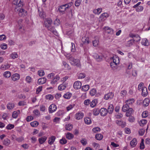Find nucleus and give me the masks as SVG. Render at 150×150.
Wrapping results in <instances>:
<instances>
[{"label":"nucleus","instance_id":"obj_57","mask_svg":"<svg viewBox=\"0 0 150 150\" xmlns=\"http://www.w3.org/2000/svg\"><path fill=\"white\" fill-rule=\"evenodd\" d=\"M63 64L65 67L67 68V69H70V68L69 67V64H67L66 62H63Z\"/></svg>","mask_w":150,"mask_h":150},{"label":"nucleus","instance_id":"obj_51","mask_svg":"<svg viewBox=\"0 0 150 150\" xmlns=\"http://www.w3.org/2000/svg\"><path fill=\"white\" fill-rule=\"evenodd\" d=\"M59 142L61 144H64L67 143V141L65 138H62L60 140Z\"/></svg>","mask_w":150,"mask_h":150},{"label":"nucleus","instance_id":"obj_37","mask_svg":"<svg viewBox=\"0 0 150 150\" xmlns=\"http://www.w3.org/2000/svg\"><path fill=\"white\" fill-rule=\"evenodd\" d=\"M20 111L19 110H18L17 111H14L12 114V117L13 118H16L20 113Z\"/></svg>","mask_w":150,"mask_h":150},{"label":"nucleus","instance_id":"obj_48","mask_svg":"<svg viewBox=\"0 0 150 150\" xmlns=\"http://www.w3.org/2000/svg\"><path fill=\"white\" fill-rule=\"evenodd\" d=\"M66 86L65 85L63 84H61L58 87V89L59 90L62 91L64 90L66 87Z\"/></svg>","mask_w":150,"mask_h":150},{"label":"nucleus","instance_id":"obj_31","mask_svg":"<svg viewBox=\"0 0 150 150\" xmlns=\"http://www.w3.org/2000/svg\"><path fill=\"white\" fill-rule=\"evenodd\" d=\"M73 127V125L70 124H67L65 125V129L66 130L70 131Z\"/></svg>","mask_w":150,"mask_h":150},{"label":"nucleus","instance_id":"obj_47","mask_svg":"<svg viewBox=\"0 0 150 150\" xmlns=\"http://www.w3.org/2000/svg\"><path fill=\"white\" fill-rule=\"evenodd\" d=\"M30 125L33 127H36L38 125L39 123L37 121H34L31 122Z\"/></svg>","mask_w":150,"mask_h":150},{"label":"nucleus","instance_id":"obj_30","mask_svg":"<svg viewBox=\"0 0 150 150\" xmlns=\"http://www.w3.org/2000/svg\"><path fill=\"white\" fill-rule=\"evenodd\" d=\"M59 79V77L58 75L56 76L53 79V80L51 81V83L52 84H55L57 81Z\"/></svg>","mask_w":150,"mask_h":150},{"label":"nucleus","instance_id":"obj_55","mask_svg":"<svg viewBox=\"0 0 150 150\" xmlns=\"http://www.w3.org/2000/svg\"><path fill=\"white\" fill-rule=\"evenodd\" d=\"M38 74L39 76H42L44 75L45 73L43 70H40L38 71Z\"/></svg>","mask_w":150,"mask_h":150},{"label":"nucleus","instance_id":"obj_6","mask_svg":"<svg viewBox=\"0 0 150 150\" xmlns=\"http://www.w3.org/2000/svg\"><path fill=\"white\" fill-rule=\"evenodd\" d=\"M23 0H14L13 2V4L18 7L22 6L23 5Z\"/></svg>","mask_w":150,"mask_h":150},{"label":"nucleus","instance_id":"obj_49","mask_svg":"<svg viewBox=\"0 0 150 150\" xmlns=\"http://www.w3.org/2000/svg\"><path fill=\"white\" fill-rule=\"evenodd\" d=\"M120 95L122 97H124L127 94V91L125 90L121 91L120 93Z\"/></svg>","mask_w":150,"mask_h":150},{"label":"nucleus","instance_id":"obj_45","mask_svg":"<svg viewBox=\"0 0 150 150\" xmlns=\"http://www.w3.org/2000/svg\"><path fill=\"white\" fill-rule=\"evenodd\" d=\"M147 122V121L145 119L141 120L139 122L140 125L141 126H144Z\"/></svg>","mask_w":150,"mask_h":150},{"label":"nucleus","instance_id":"obj_18","mask_svg":"<svg viewBox=\"0 0 150 150\" xmlns=\"http://www.w3.org/2000/svg\"><path fill=\"white\" fill-rule=\"evenodd\" d=\"M141 43L142 45L145 46H148L149 45L148 40L146 38L142 39Z\"/></svg>","mask_w":150,"mask_h":150},{"label":"nucleus","instance_id":"obj_53","mask_svg":"<svg viewBox=\"0 0 150 150\" xmlns=\"http://www.w3.org/2000/svg\"><path fill=\"white\" fill-rule=\"evenodd\" d=\"M82 41L84 44H88L89 43L88 38H83L82 39Z\"/></svg>","mask_w":150,"mask_h":150},{"label":"nucleus","instance_id":"obj_7","mask_svg":"<svg viewBox=\"0 0 150 150\" xmlns=\"http://www.w3.org/2000/svg\"><path fill=\"white\" fill-rule=\"evenodd\" d=\"M52 24V21L51 18H46L44 24L45 26L47 28L51 26Z\"/></svg>","mask_w":150,"mask_h":150},{"label":"nucleus","instance_id":"obj_29","mask_svg":"<svg viewBox=\"0 0 150 150\" xmlns=\"http://www.w3.org/2000/svg\"><path fill=\"white\" fill-rule=\"evenodd\" d=\"M10 67L9 64H7L5 65H2L0 69L2 70H5L8 69Z\"/></svg>","mask_w":150,"mask_h":150},{"label":"nucleus","instance_id":"obj_39","mask_svg":"<svg viewBox=\"0 0 150 150\" xmlns=\"http://www.w3.org/2000/svg\"><path fill=\"white\" fill-rule=\"evenodd\" d=\"M38 11L39 12V15L41 17L43 18L45 16V13L41 8H38Z\"/></svg>","mask_w":150,"mask_h":150},{"label":"nucleus","instance_id":"obj_19","mask_svg":"<svg viewBox=\"0 0 150 150\" xmlns=\"http://www.w3.org/2000/svg\"><path fill=\"white\" fill-rule=\"evenodd\" d=\"M142 95L144 97L146 96L148 94L147 88L145 87H144L143 88H142Z\"/></svg>","mask_w":150,"mask_h":150},{"label":"nucleus","instance_id":"obj_1","mask_svg":"<svg viewBox=\"0 0 150 150\" xmlns=\"http://www.w3.org/2000/svg\"><path fill=\"white\" fill-rule=\"evenodd\" d=\"M72 4V2H69L59 6L58 8L59 12L62 14L64 13L65 12L71 7Z\"/></svg>","mask_w":150,"mask_h":150},{"label":"nucleus","instance_id":"obj_63","mask_svg":"<svg viewBox=\"0 0 150 150\" xmlns=\"http://www.w3.org/2000/svg\"><path fill=\"white\" fill-rule=\"evenodd\" d=\"M1 48L3 50H5L7 48V45L5 43L1 44L0 46Z\"/></svg>","mask_w":150,"mask_h":150},{"label":"nucleus","instance_id":"obj_60","mask_svg":"<svg viewBox=\"0 0 150 150\" xmlns=\"http://www.w3.org/2000/svg\"><path fill=\"white\" fill-rule=\"evenodd\" d=\"M136 10L137 12L142 11L143 9V7L142 6H139L136 8Z\"/></svg>","mask_w":150,"mask_h":150},{"label":"nucleus","instance_id":"obj_12","mask_svg":"<svg viewBox=\"0 0 150 150\" xmlns=\"http://www.w3.org/2000/svg\"><path fill=\"white\" fill-rule=\"evenodd\" d=\"M11 78L12 80L15 81L19 79H20V75L18 74H14L11 76Z\"/></svg>","mask_w":150,"mask_h":150},{"label":"nucleus","instance_id":"obj_24","mask_svg":"<svg viewBox=\"0 0 150 150\" xmlns=\"http://www.w3.org/2000/svg\"><path fill=\"white\" fill-rule=\"evenodd\" d=\"M47 139V137L46 136H44L42 137L39 138L38 139L39 143L42 144L45 142Z\"/></svg>","mask_w":150,"mask_h":150},{"label":"nucleus","instance_id":"obj_42","mask_svg":"<svg viewBox=\"0 0 150 150\" xmlns=\"http://www.w3.org/2000/svg\"><path fill=\"white\" fill-rule=\"evenodd\" d=\"M103 138V135L100 134H96L95 136L96 139L98 140H101Z\"/></svg>","mask_w":150,"mask_h":150},{"label":"nucleus","instance_id":"obj_21","mask_svg":"<svg viewBox=\"0 0 150 150\" xmlns=\"http://www.w3.org/2000/svg\"><path fill=\"white\" fill-rule=\"evenodd\" d=\"M10 143V141L8 138L5 139L3 141V144L6 146H8Z\"/></svg>","mask_w":150,"mask_h":150},{"label":"nucleus","instance_id":"obj_50","mask_svg":"<svg viewBox=\"0 0 150 150\" xmlns=\"http://www.w3.org/2000/svg\"><path fill=\"white\" fill-rule=\"evenodd\" d=\"M71 94L69 93H67L64 94L63 96V97L66 99H69L71 97Z\"/></svg>","mask_w":150,"mask_h":150},{"label":"nucleus","instance_id":"obj_54","mask_svg":"<svg viewBox=\"0 0 150 150\" xmlns=\"http://www.w3.org/2000/svg\"><path fill=\"white\" fill-rule=\"evenodd\" d=\"M86 76L85 74L84 73H81L78 75V78L80 79H82L85 78Z\"/></svg>","mask_w":150,"mask_h":150},{"label":"nucleus","instance_id":"obj_35","mask_svg":"<svg viewBox=\"0 0 150 150\" xmlns=\"http://www.w3.org/2000/svg\"><path fill=\"white\" fill-rule=\"evenodd\" d=\"M129 108V105L126 104L123 106L122 108V110L123 112H126Z\"/></svg>","mask_w":150,"mask_h":150},{"label":"nucleus","instance_id":"obj_22","mask_svg":"<svg viewBox=\"0 0 150 150\" xmlns=\"http://www.w3.org/2000/svg\"><path fill=\"white\" fill-rule=\"evenodd\" d=\"M137 144V139L135 138H134L130 142L131 146L132 147H135Z\"/></svg>","mask_w":150,"mask_h":150},{"label":"nucleus","instance_id":"obj_5","mask_svg":"<svg viewBox=\"0 0 150 150\" xmlns=\"http://www.w3.org/2000/svg\"><path fill=\"white\" fill-rule=\"evenodd\" d=\"M57 109V107L56 105L54 104H52L49 107V112L50 113H52L55 111Z\"/></svg>","mask_w":150,"mask_h":150},{"label":"nucleus","instance_id":"obj_2","mask_svg":"<svg viewBox=\"0 0 150 150\" xmlns=\"http://www.w3.org/2000/svg\"><path fill=\"white\" fill-rule=\"evenodd\" d=\"M68 59L71 65L76 66L78 67H81V64L79 59H75L73 57L71 56L69 57Z\"/></svg>","mask_w":150,"mask_h":150},{"label":"nucleus","instance_id":"obj_64","mask_svg":"<svg viewBox=\"0 0 150 150\" xmlns=\"http://www.w3.org/2000/svg\"><path fill=\"white\" fill-rule=\"evenodd\" d=\"M81 1L80 0H77L75 2V5L76 6H79L80 5Z\"/></svg>","mask_w":150,"mask_h":150},{"label":"nucleus","instance_id":"obj_4","mask_svg":"<svg viewBox=\"0 0 150 150\" xmlns=\"http://www.w3.org/2000/svg\"><path fill=\"white\" fill-rule=\"evenodd\" d=\"M18 11V14L21 17H24L27 15V11L23 8H19L17 9Z\"/></svg>","mask_w":150,"mask_h":150},{"label":"nucleus","instance_id":"obj_9","mask_svg":"<svg viewBox=\"0 0 150 150\" xmlns=\"http://www.w3.org/2000/svg\"><path fill=\"white\" fill-rule=\"evenodd\" d=\"M109 16L108 13H104L101 14L99 17V20L101 21H105Z\"/></svg>","mask_w":150,"mask_h":150},{"label":"nucleus","instance_id":"obj_3","mask_svg":"<svg viewBox=\"0 0 150 150\" xmlns=\"http://www.w3.org/2000/svg\"><path fill=\"white\" fill-rule=\"evenodd\" d=\"M129 36L130 37H131L133 39V40H132V41H135L136 42H137L140 40V38L138 35H135L133 33H130Z\"/></svg>","mask_w":150,"mask_h":150},{"label":"nucleus","instance_id":"obj_33","mask_svg":"<svg viewBox=\"0 0 150 150\" xmlns=\"http://www.w3.org/2000/svg\"><path fill=\"white\" fill-rule=\"evenodd\" d=\"M100 112V110L98 108H94L93 110V114L94 115H98Z\"/></svg>","mask_w":150,"mask_h":150},{"label":"nucleus","instance_id":"obj_28","mask_svg":"<svg viewBox=\"0 0 150 150\" xmlns=\"http://www.w3.org/2000/svg\"><path fill=\"white\" fill-rule=\"evenodd\" d=\"M84 121L85 123L87 125H89L91 123V119L89 117H85L84 118Z\"/></svg>","mask_w":150,"mask_h":150},{"label":"nucleus","instance_id":"obj_62","mask_svg":"<svg viewBox=\"0 0 150 150\" xmlns=\"http://www.w3.org/2000/svg\"><path fill=\"white\" fill-rule=\"evenodd\" d=\"M99 43V41L97 40H95L93 41V45L95 47L97 46Z\"/></svg>","mask_w":150,"mask_h":150},{"label":"nucleus","instance_id":"obj_16","mask_svg":"<svg viewBox=\"0 0 150 150\" xmlns=\"http://www.w3.org/2000/svg\"><path fill=\"white\" fill-rule=\"evenodd\" d=\"M107 112L109 114H112L114 110V107L112 104H110L108 106V108Z\"/></svg>","mask_w":150,"mask_h":150},{"label":"nucleus","instance_id":"obj_17","mask_svg":"<svg viewBox=\"0 0 150 150\" xmlns=\"http://www.w3.org/2000/svg\"><path fill=\"white\" fill-rule=\"evenodd\" d=\"M46 79L45 77L42 78L38 79V83L39 84H43L46 82Z\"/></svg>","mask_w":150,"mask_h":150},{"label":"nucleus","instance_id":"obj_44","mask_svg":"<svg viewBox=\"0 0 150 150\" xmlns=\"http://www.w3.org/2000/svg\"><path fill=\"white\" fill-rule=\"evenodd\" d=\"M11 58L13 59H14L18 57V55L17 53L14 52L10 54Z\"/></svg>","mask_w":150,"mask_h":150},{"label":"nucleus","instance_id":"obj_43","mask_svg":"<svg viewBox=\"0 0 150 150\" xmlns=\"http://www.w3.org/2000/svg\"><path fill=\"white\" fill-rule=\"evenodd\" d=\"M89 86L88 85H86L82 86V90L84 91H86L88 90Z\"/></svg>","mask_w":150,"mask_h":150},{"label":"nucleus","instance_id":"obj_58","mask_svg":"<svg viewBox=\"0 0 150 150\" xmlns=\"http://www.w3.org/2000/svg\"><path fill=\"white\" fill-rule=\"evenodd\" d=\"M118 64H116L115 63L113 62H111L110 64V67L113 69H114V68H116V67L117 66Z\"/></svg>","mask_w":150,"mask_h":150},{"label":"nucleus","instance_id":"obj_34","mask_svg":"<svg viewBox=\"0 0 150 150\" xmlns=\"http://www.w3.org/2000/svg\"><path fill=\"white\" fill-rule=\"evenodd\" d=\"M97 100L96 99H94L90 103V106L92 108L95 107L97 103Z\"/></svg>","mask_w":150,"mask_h":150},{"label":"nucleus","instance_id":"obj_20","mask_svg":"<svg viewBox=\"0 0 150 150\" xmlns=\"http://www.w3.org/2000/svg\"><path fill=\"white\" fill-rule=\"evenodd\" d=\"M15 107V104L13 103H10L7 105V108L9 110L13 109Z\"/></svg>","mask_w":150,"mask_h":150},{"label":"nucleus","instance_id":"obj_59","mask_svg":"<svg viewBox=\"0 0 150 150\" xmlns=\"http://www.w3.org/2000/svg\"><path fill=\"white\" fill-rule=\"evenodd\" d=\"M148 115V112L147 111L143 112L142 114V116L143 118H145Z\"/></svg>","mask_w":150,"mask_h":150},{"label":"nucleus","instance_id":"obj_27","mask_svg":"<svg viewBox=\"0 0 150 150\" xmlns=\"http://www.w3.org/2000/svg\"><path fill=\"white\" fill-rule=\"evenodd\" d=\"M66 136L67 139L69 140H71L74 137L73 134L69 132L67 133Z\"/></svg>","mask_w":150,"mask_h":150},{"label":"nucleus","instance_id":"obj_40","mask_svg":"<svg viewBox=\"0 0 150 150\" xmlns=\"http://www.w3.org/2000/svg\"><path fill=\"white\" fill-rule=\"evenodd\" d=\"M11 75V73L8 71H5L3 74V76L6 78H8Z\"/></svg>","mask_w":150,"mask_h":150},{"label":"nucleus","instance_id":"obj_23","mask_svg":"<svg viewBox=\"0 0 150 150\" xmlns=\"http://www.w3.org/2000/svg\"><path fill=\"white\" fill-rule=\"evenodd\" d=\"M93 56L98 61H100L102 59L103 57L102 55H99L96 53L94 54Z\"/></svg>","mask_w":150,"mask_h":150},{"label":"nucleus","instance_id":"obj_52","mask_svg":"<svg viewBox=\"0 0 150 150\" xmlns=\"http://www.w3.org/2000/svg\"><path fill=\"white\" fill-rule=\"evenodd\" d=\"M45 98L46 99H48L50 100H52L54 98L53 96L51 94L46 95L45 96Z\"/></svg>","mask_w":150,"mask_h":150},{"label":"nucleus","instance_id":"obj_25","mask_svg":"<svg viewBox=\"0 0 150 150\" xmlns=\"http://www.w3.org/2000/svg\"><path fill=\"white\" fill-rule=\"evenodd\" d=\"M126 112V116L128 117L130 116L131 114L133 112V110L132 108H129Z\"/></svg>","mask_w":150,"mask_h":150},{"label":"nucleus","instance_id":"obj_38","mask_svg":"<svg viewBox=\"0 0 150 150\" xmlns=\"http://www.w3.org/2000/svg\"><path fill=\"white\" fill-rule=\"evenodd\" d=\"M112 62L115 63L116 64H119L120 62L119 58L118 57H112Z\"/></svg>","mask_w":150,"mask_h":150},{"label":"nucleus","instance_id":"obj_14","mask_svg":"<svg viewBox=\"0 0 150 150\" xmlns=\"http://www.w3.org/2000/svg\"><path fill=\"white\" fill-rule=\"evenodd\" d=\"M113 96L114 94L112 93H109L104 96V98L106 100H108L109 99H112L113 97Z\"/></svg>","mask_w":150,"mask_h":150},{"label":"nucleus","instance_id":"obj_61","mask_svg":"<svg viewBox=\"0 0 150 150\" xmlns=\"http://www.w3.org/2000/svg\"><path fill=\"white\" fill-rule=\"evenodd\" d=\"M129 117L128 119V121L131 122H133L135 120V118L134 117L132 116H130Z\"/></svg>","mask_w":150,"mask_h":150},{"label":"nucleus","instance_id":"obj_46","mask_svg":"<svg viewBox=\"0 0 150 150\" xmlns=\"http://www.w3.org/2000/svg\"><path fill=\"white\" fill-rule=\"evenodd\" d=\"M97 92L95 88H93L90 91V95L92 96L95 95Z\"/></svg>","mask_w":150,"mask_h":150},{"label":"nucleus","instance_id":"obj_10","mask_svg":"<svg viewBox=\"0 0 150 150\" xmlns=\"http://www.w3.org/2000/svg\"><path fill=\"white\" fill-rule=\"evenodd\" d=\"M81 86V82L77 81L75 82L74 84V88L76 89H80Z\"/></svg>","mask_w":150,"mask_h":150},{"label":"nucleus","instance_id":"obj_13","mask_svg":"<svg viewBox=\"0 0 150 150\" xmlns=\"http://www.w3.org/2000/svg\"><path fill=\"white\" fill-rule=\"evenodd\" d=\"M100 113L101 116H105L107 114V110L105 108H101L100 110Z\"/></svg>","mask_w":150,"mask_h":150},{"label":"nucleus","instance_id":"obj_41","mask_svg":"<svg viewBox=\"0 0 150 150\" xmlns=\"http://www.w3.org/2000/svg\"><path fill=\"white\" fill-rule=\"evenodd\" d=\"M149 100L148 98H145L144 100L143 103V105L145 107L147 106L149 104Z\"/></svg>","mask_w":150,"mask_h":150},{"label":"nucleus","instance_id":"obj_11","mask_svg":"<svg viewBox=\"0 0 150 150\" xmlns=\"http://www.w3.org/2000/svg\"><path fill=\"white\" fill-rule=\"evenodd\" d=\"M47 28L49 31L52 32L54 34L56 35L57 36L58 35V33L56 30L55 29V28L54 27L52 26L51 25L50 26V27Z\"/></svg>","mask_w":150,"mask_h":150},{"label":"nucleus","instance_id":"obj_8","mask_svg":"<svg viewBox=\"0 0 150 150\" xmlns=\"http://www.w3.org/2000/svg\"><path fill=\"white\" fill-rule=\"evenodd\" d=\"M84 116V114L81 112H79L76 114L75 117V119L78 120H79L83 118Z\"/></svg>","mask_w":150,"mask_h":150},{"label":"nucleus","instance_id":"obj_36","mask_svg":"<svg viewBox=\"0 0 150 150\" xmlns=\"http://www.w3.org/2000/svg\"><path fill=\"white\" fill-rule=\"evenodd\" d=\"M102 11V8H98L96 9H94L93 12L95 14L99 15Z\"/></svg>","mask_w":150,"mask_h":150},{"label":"nucleus","instance_id":"obj_26","mask_svg":"<svg viewBox=\"0 0 150 150\" xmlns=\"http://www.w3.org/2000/svg\"><path fill=\"white\" fill-rule=\"evenodd\" d=\"M134 102V100L133 98H130L126 100L125 101L126 104L129 105H131Z\"/></svg>","mask_w":150,"mask_h":150},{"label":"nucleus","instance_id":"obj_15","mask_svg":"<svg viewBox=\"0 0 150 150\" xmlns=\"http://www.w3.org/2000/svg\"><path fill=\"white\" fill-rule=\"evenodd\" d=\"M105 30L106 33L108 34L112 35L114 33L113 30L111 28L108 27H105Z\"/></svg>","mask_w":150,"mask_h":150},{"label":"nucleus","instance_id":"obj_32","mask_svg":"<svg viewBox=\"0 0 150 150\" xmlns=\"http://www.w3.org/2000/svg\"><path fill=\"white\" fill-rule=\"evenodd\" d=\"M55 137L54 136H52L49 138L48 143L50 144H52L55 141Z\"/></svg>","mask_w":150,"mask_h":150},{"label":"nucleus","instance_id":"obj_56","mask_svg":"<svg viewBox=\"0 0 150 150\" xmlns=\"http://www.w3.org/2000/svg\"><path fill=\"white\" fill-rule=\"evenodd\" d=\"M26 81L28 83H30L32 81V79L29 76H28L26 78Z\"/></svg>","mask_w":150,"mask_h":150}]
</instances>
